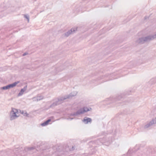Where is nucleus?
<instances>
[{
    "label": "nucleus",
    "instance_id": "12",
    "mask_svg": "<svg viewBox=\"0 0 156 156\" xmlns=\"http://www.w3.org/2000/svg\"><path fill=\"white\" fill-rule=\"evenodd\" d=\"M58 101H55V102H53L52 104H51L49 106V108H54L55 106H57V105H58Z\"/></svg>",
    "mask_w": 156,
    "mask_h": 156
},
{
    "label": "nucleus",
    "instance_id": "21",
    "mask_svg": "<svg viewBox=\"0 0 156 156\" xmlns=\"http://www.w3.org/2000/svg\"><path fill=\"white\" fill-rule=\"evenodd\" d=\"M67 65V64L66 63V64H64V65H63V69H65V67L66 66V65Z\"/></svg>",
    "mask_w": 156,
    "mask_h": 156
},
{
    "label": "nucleus",
    "instance_id": "8",
    "mask_svg": "<svg viewBox=\"0 0 156 156\" xmlns=\"http://www.w3.org/2000/svg\"><path fill=\"white\" fill-rule=\"evenodd\" d=\"M77 28H72L70 30H69L67 32L65 33V35L66 37H68L70 34H73L77 30Z\"/></svg>",
    "mask_w": 156,
    "mask_h": 156
},
{
    "label": "nucleus",
    "instance_id": "9",
    "mask_svg": "<svg viewBox=\"0 0 156 156\" xmlns=\"http://www.w3.org/2000/svg\"><path fill=\"white\" fill-rule=\"evenodd\" d=\"M156 123V120H153L144 126L145 128H147L154 124Z\"/></svg>",
    "mask_w": 156,
    "mask_h": 156
},
{
    "label": "nucleus",
    "instance_id": "10",
    "mask_svg": "<svg viewBox=\"0 0 156 156\" xmlns=\"http://www.w3.org/2000/svg\"><path fill=\"white\" fill-rule=\"evenodd\" d=\"M92 121L91 118L85 117L83 120V121L85 122V124H87L89 122H90Z\"/></svg>",
    "mask_w": 156,
    "mask_h": 156
},
{
    "label": "nucleus",
    "instance_id": "3",
    "mask_svg": "<svg viewBox=\"0 0 156 156\" xmlns=\"http://www.w3.org/2000/svg\"><path fill=\"white\" fill-rule=\"evenodd\" d=\"M90 110L89 108L87 107H83V108H81L78 110L76 112H74L71 114V115L77 116L80 114L84 113L85 112H86L90 111Z\"/></svg>",
    "mask_w": 156,
    "mask_h": 156
},
{
    "label": "nucleus",
    "instance_id": "24",
    "mask_svg": "<svg viewBox=\"0 0 156 156\" xmlns=\"http://www.w3.org/2000/svg\"><path fill=\"white\" fill-rule=\"evenodd\" d=\"M70 119L71 120H72V119H73V118H70Z\"/></svg>",
    "mask_w": 156,
    "mask_h": 156
},
{
    "label": "nucleus",
    "instance_id": "26",
    "mask_svg": "<svg viewBox=\"0 0 156 156\" xmlns=\"http://www.w3.org/2000/svg\"><path fill=\"white\" fill-rule=\"evenodd\" d=\"M61 66H60V68L61 69Z\"/></svg>",
    "mask_w": 156,
    "mask_h": 156
},
{
    "label": "nucleus",
    "instance_id": "18",
    "mask_svg": "<svg viewBox=\"0 0 156 156\" xmlns=\"http://www.w3.org/2000/svg\"><path fill=\"white\" fill-rule=\"evenodd\" d=\"M27 85H26L23 88H22V89H23L24 90V91H25L27 89Z\"/></svg>",
    "mask_w": 156,
    "mask_h": 156
},
{
    "label": "nucleus",
    "instance_id": "6",
    "mask_svg": "<svg viewBox=\"0 0 156 156\" xmlns=\"http://www.w3.org/2000/svg\"><path fill=\"white\" fill-rule=\"evenodd\" d=\"M17 112L18 111L16 109H14L12 110L10 115V120H14L18 116L16 114V113H17Z\"/></svg>",
    "mask_w": 156,
    "mask_h": 156
},
{
    "label": "nucleus",
    "instance_id": "11",
    "mask_svg": "<svg viewBox=\"0 0 156 156\" xmlns=\"http://www.w3.org/2000/svg\"><path fill=\"white\" fill-rule=\"evenodd\" d=\"M51 121V119H49L47 120L46 121H44V122L41 124V125L42 126H45L47 125H48L49 123Z\"/></svg>",
    "mask_w": 156,
    "mask_h": 156
},
{
    "label": "nucleus",
    "instance_id": "20",
    "mask_svg": "<svg viewBox=\"0 0 156 156\" xmlns=\"http://www.w3.org/2000/svg\"><path fill=\"white\" fill-rule=\"evenodd\" d=\"M28 54V53L25 52L23 54V56H25V55H27Z\"/></svg>",
    "mask_w": 156,
    "mask_h": 156
},
{
    "label": "nucleus",
    "instance_id": "4",
    "mask_svg": "<svg viewBox=\"0 0 156 156\" xmlns=\"http://www.w3.org/2000/svg\"><path fill=\"white\" fill-rule=\"evenodd\" d=\"M77 94V92H75L72 93L70 94L69 95L67 96H64V97H61L59 98V102L60 101H62L64 100H65L67 98H70L73 96H74Z\"/></svg>",
    "mask_w": 156,
    "mask_h": 156
},
{
    "label": "nucleus",
    "instance_id": "17",
    "mask_svg": "<svg viewBox=\"0 0 156 156\" xmlns=\"http://www.w3.org/2000/svg\"><path fill=\"white\" fill-rule=\"evenodd\" d=\"M130 150H129L127 153L128 156H130V155H129L130 154ZM134 154H132V155L131 156H134Z\"/></svg>",
    "mask_w": 156,
    "mask_h": 156
},
{
    "label": "nucleus",
    "instance_id": "14",
    "mask_svg": "<svg viewBox=\"0 0 156 156\" xmlns=\"http://www.w3.org/2000/svg\"><path fill=\"white\" fill-rule=\"evenodd\" d=\"M25 91H24V90L22 89L19 93L18 94V96H20L22 95L23 93Z\"/></svg>",
    "mask_w": 156,
    "mask_h": 156
},
{
    "label": "nucleus",
    "instance_id": "25",
    "mask_svg": "<svg viewBox=\"0 0 156 156\" xmlns=\"http://www.w3.org/2000/svg\"><path fill=\"white\" fill-rule=\"evenodd\" d=\"M121 97L120 96H119V98Z\"/></svg>",
    "mask_w": 156,
    "mask_h": 156
},
{
    "label": "nucleus",
    "instance_id": "16",
    "mask_svg": "<svg viewBox=\"0 0 156 156\" xmlns=\"http://www.w3.org/2000/svg\"><path fill=\"white\" fill-rule=\"evenodd\" d=\"M24 18H26L28 22H29V16H27L26 15H24Z\"/></svg>",
    "mask_w": 156,
    "mask_h": 156
},
{
    "label": "nucleus",
    "instance_id": "5",
    "mask_svg": "<svg viewBox=\"0 0 156 156\" xmlns=\"http://www.w3.org/2000/svg\"><path fill=\"white\" fill-rule=\"evenodd\" d=\"M19 83L20 81H19L16 82L12 83L10 84L7 86L1 87V89L4 90H7L10 88L13 87H14L16 86V85Z\"/></svg>",
    "mask_w": 156,
    "mask_h": 156
},
{
    "label": "nucleus",
    "instance_id": "1",
    "mask_svg": "<svg viewBox=\"0 0 156 156\" xmlns=\"http://www.w3.org/2000/svg\"><path fill=\"white\" fill-rule=\"evenodd\" d=\"M35 147H28L23 149L22 147H19L15 148L13 151L8 150L6 151H3L0 152V156H7L8 154L10 155L12 152L14 155L10 156H24L27 155V152L34 149Z\"/></svg>",
    "mask_w": 156,
    "mask_h": 156
},
{
    "label": "nucleus",
    "instance_id": "13",
    "mask_svg": "<svg viewBox=\"0 0 156 156\" xmlns=\"http://www.w3.org/2000/svg\"><path fill=\"white\" fill-rule=\"evenodd\" d=\"M44 97L42 95H40L39 96H38V95H37V101H40L41 100H42L43 99Z\"/></svg>",
    "mask_w": 156,
    "mask_h": 156
},
{
    "label": "nucleus",
    "instance_id": "7",
    "mask_svg": "<svg viewBox=\"0 0 156 156\" xmlns=\"http://www.w3.org/2000/svg\"><path fill=\"white\" fill-rule=\"evenodd\" d=\"M105 141L109 142L110 143L112 142V140L111 139L108 140H105V139H100L97 140L95 141V143L98 145H101L105 143Z\"/></svg>",
    "mask_w": 156,
    "mask_h": 156
},
{
    "label": "nucleus",
    "instance_id": "23",
    "mask_svg": "<svg viewBox=\"0 0 156 156\" xmlns=\"http://www.w3.org/2000/svg\"><path fill=\"white\" fill-rule=\"evenodd\" d=\"M148 18V17H147V16H145V17H144V19H146Z\"/></svg>",
    "mask_w": 156,
    "mask_h": 156
},
{
    "label": "nucleus",
    "instance_id": "19",
    "mask_svg": "<svg viewBox=\"0 0 156 156\" xmlns=\"http://www.w3.org/2000/svg\"><path fill=\"white\" fill-rule=\"evenodd\" d=\"M37 98H36L35 97H34L33 98V101H37Z\"/></svg>",
    "mask_w": 156,
    "mask_h": 156
},
{
    "label": "nucleus",
    "instance_id": "2",
    "mask_svg": "<svg viewBox=\"0 0 156 156\" xmlns=\"http://www.w3.org/2000/svg\"><path fill=\"white\" fill-rule=\"evenodd\" d=\"M156 38L155 34L153 35H149L145 37H143L138 39L136 42L138 44H143L145 42L150 41Z\"/></svg>",
    "mask_w": 156,
    "mask_h": 156
},
{
    "label": "nucleus",
    "instance_id": "15",
    "mask_svg": "<svg viewBox=\"0 0 156 156\" xmlns=\"http://www.w3.org/2000/svg\"><path fill=\"white\" fill-rule=\"evenodd\" d=\"M21 111V113L22 114H23L24 116H28V115H29L28 114H27V112H24V111Z\"/></svg>",
    "mask_w": 156,
    "mask_h": 156
},
{
    "label": "nucleus",
    "instance_id": "27",
    "mask_svg": "<svg viewBox=\"0 0 156 156\" xmlns=\"http://www.w3.org/2000/svg\"><path fill=\"white\" fill-rule=\"evenodd\" d=\"M90 110L91 109V108H90Z\"/></svg>",
    "mask_w": 156,
    "mask_h": 156
},
{
    "label": "nucleus",
    "instance_id": "22",
    "mask_svg": "<svg viewBox=\"0 0 156 156\" xmlns=\"http://www.w3.org/2000/svg\"><path fill=\"white\" fill-rule=\"evenodd\" d=\"M75 148V147L74 148V147L73 146H72V149L71 150H73L74 148Z\"/></svg>",
    "mask_w": 156,
    "mask_h": 156
}]
</instances>
